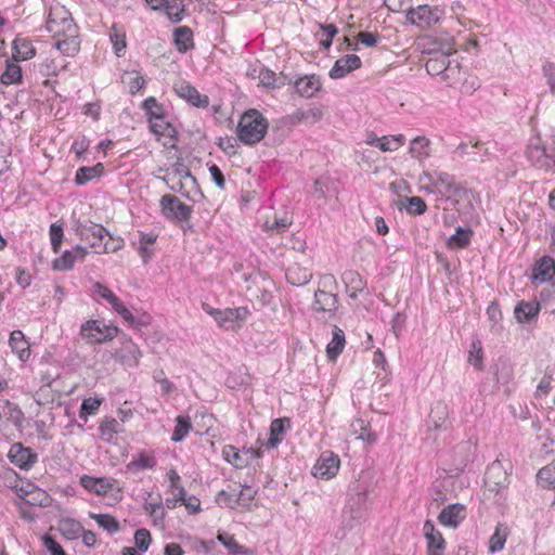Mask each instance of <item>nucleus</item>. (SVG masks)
Masks as SVG:
<instances>
[{
  "instance_id": "obj_11",
  "label": "nucleus",
  "mask_w": 555,
  "mask_h": 555,
  "mask_svg": "<svg viewBox=\"0 0 555 555\" xmlns=\"http://www.w3.org/2000/svg\"><path fill=\"white\" fill-rule=\"evenodd\" d=\"M160 207L163 215L167 219L186 221L191 216V207L170 194L162 196Z\"/></svg>"
},
{
  "instance_id": "obj_42",
  "label": "nucleus",
  "mask_w": 555,
  "mask_h": 555,
  "mask_svg": "<svg viewBox=\"0 0 555 555\" xmlns=\"http://www.w3.org/2000/svg\"><path fill=\"white\" fill-rule=\"evenodd\" d=\"M217 539L225 546L229 555H243L246 553L245 547L240 545L234 537L228 532H219Z\"/></svg>"
},
{
  "instance_id": "obj_35",
  "label": "nucleus",
  "mask_w": 555,
  "mask_h": 555,
  "mask_svg": "<svg viewBox=\"0 0 555 555\" xmlns=\"http://www.w3.org/2000/svg\"><path fill=\"white\" fill-rule=\"evenodd\" d=\"M345 333L337 326H334L333 337L326 347L327 357L331 360H335L343 351L345 347Z\"/></svg>"
},
{
  "instance_id": "obj_26",
  "label": "nucleus",
  "mask_w": 555,
  "mask_h": 555,
  "mask_svg": "<svg viewBox=\"0 0 555 555\" xmlns=\"http://www.w3.org/2000/svg\"><path fill=\"white\" fill-rule=\"evenodd\" d=\"M295 88L300 96L309 99L320 90L321 82L315 75L305 76L296 80Z\"/></svg>"
},
{
  "instance_id": "obj_6",
  "label": "nucleus",
  "mask_w": 555,
  "mask_h": 555,
  "mask_svg": "<svg viewBox=\"0 0 555 555\" xmlns=\"http://www.w3.org/2000/svg\"><path fill=\"white\" fill-rule=\"evenodd\" d=\"M257 490L250 486L244 485L237 488L230 487L229 490H221L217 495V502L229 508L247 506L255 499Z\"/></svg>"
},
{
  "instance_id": "obj_46",
  "label": "nucleus",
  "mask_w": 555,
  "mask_h": 555,
  "mask_svg": "<svg viewBox=\"0 0 555 555\" xmlns=\"http://www.w3.org/2000/svg\"><path fill=\"white\" fill-rule=\"evenodd\" d=\"M487 315L489 321L491 322V331L494 333H499L503 327L501 325L502 321V311L500 305L496 300L492 301L487 308Z\"/></svg>"
},
{
  "instance_id": "obj_38",
  "label": "nucleus",
  "mask_w": 555,
  "mask_h": 555,
  "mask_svg": "<svg viewBox=\"0 0 555 555\" xmlns=\"http://www.w3.org/2000/svg\"><path fill=\"white\" fill-rule=\"evenodd\" d=\"M537 482L544 489H555V459L538 472Z\"/></svg>"
},
{
  "instance_id": "obj_39",
  "label": "nucleus",
  "mask_w": 555,
  "mask_h": 555,
  "mask_svg": "<svg viewBox=\"0 0 555 555\" xmlns=\"http://www.w3.org/2000/svg\"><path fill=\"white\" fill-rule=\"evenodd\" d=\"M13 57L15 60H29L31 59L36 51L34 46L30 41L23 39V38H16L13 42Z\"/></svg>"
},
{
  "instance_id": "obj_45",
  "label": "nucleus",
  "mask_w": 555,
  "mask_h": 555,
  "mask_svg": "<svg viewBox=\"0 0 555 555\" xmlns=\"http://www.w3.org/2000/svg\"><path fill=\"white\" fill-rule=\"evenodd\" d=\"M378 149L383 152H393L401 147L405 142L403 134L384 135L379 139Z\"/></svg>"
},
{
  "instance_id": "obj_36",
  "label": "nucleus",
  "mask_w": 555,
  "mask_h": 555,
  "mask_svg": "<svg viewBox=\"0 0 555 555\" xmlns=\"http://www.w3.org/2000/svg\"><path fill=\"white\" fill-rule=\"evenodd\" d=\"M173 36L178 51L184 53L193 47V33L189 27H178L175 30Z\"/></svg>"
},
{
  "instance_id": "obj_62",
  "label": "nucleus",
  "mask_w": 555,
  "mask_h": 555,
  "mask_svg": "<svg viewBox=\"0 0 555 555\" xmlns=\"http://www.w3.org/2000/svg\"><path fill=\"white\" fill-rule=\"evenodd\" d=\"M165 9L168 17L172 22L177 23L182 20L183 9H181L177 2L167 3Z\"/></svg>"
},
{
  "instance_id": "obj_2",
  "label": "nucleus",
  "mask_w": 555,
  "mask_h": 555,
  "mask_svg": "<svg viewBox=\"0 0 555 555\" xmlns=\"http://www.w3.org/2000/svg\"><path fill=\"white\" fill-rule=\"evenodd\" d=\"M268 121L256 109H249L241 116L237 125L238 139L248 145H253L261 141L267 133Z\"/></svg>"
},
{
  "instance_id": "obj_44",
  "label": "nucleus",
  "mask_w": 555,
  "mask_h": 555,
  "mask_svg": "<svg viewBox=\"0 0 555 555\" xmlns=\"http://www.w3.org/2000/svg\"><path fill=\"white\" fill-rule=\"evenodd\" d=\"M156 238H157V236L155 234L140 233L138 251L144 262H147L151 259V257L153 255V250L150 247L152 245H154V243L156 242Z\"/></svg>"
},
{
  "instance_id": "obj_8",
  "label": "nucleus",
  "mask_w": 555,
  "mask_h": 555,
  "mask_svg": "<svg viewBox=\"0 0 555 555\" xmlns=\"http://www.w3.org/2000/svg\"><path fill=\"white\" fill-rule=\"evenodd\" d=\"M443 12L438 8H433L427 4L418 5L408 12V21L420 28H429L442 18Z\"/></svg>"
},
{
  "instance_id": "obj_48",
  "label": "nucleus",
  "mask_w": 555,
  "mask_h": 555,
  "mask_svg": "<svg viewBox=\"0 0 555 555\" xmlns=\"http://www.w3.org/2000/svg\"><path fill=\"white\" fill-rule=\"evenodd\" d=\"M256 74H257V77L260 81V83L264 87H272V88H275L279 86V78L276 77V74L268 68H260V69H257V68H254L253 72L250 73V76L251 77H256Z\"/></svg>"
},
{
  "instance_id": "obj_29",
  "label": "nucleus",
  "mask_w": 555,
  "mask_h": 555,
  "mask_svg": "<svg viewBox=\"0 0 555 555\" xmlns=\"http://www.w3.org/2000/svg\"><path fill=\"white\" fill-rule=\"evenodd\" d=\"M293 223V217L288 212H283L281 216L273 215L268 217L263 222L262 228L272 233H282Z\"/></svg>"
},
{
  "instance_id": "obj_40",
  "label": "nucleus",
  "mask_w": 555,
  "mask_h": 555,
  "mask_svg": "<svg viewBox=\"0 0 555 555\" xmlns=\"http://www.w3.org/2000/svg\"><path fill=\"white\" fill-rule=\"evenodd\" d=\"M409 153L412 157L423 160L429 156V140L425 137H416L411 141Z\"/></svg>"
},
{
  "instance_id": "obj_52",
  "label": "nucleus",
  "mask_w": 555,
  "mask_h": 555,
  "mask_svg": "<svg viewBox=\"0 0 555 555\" xmlns=\"http://www.w3.org/2000/svg\"><path fill=\"white\" fill-rule=\"evenodd\" d=\"M155 465H156V461L153 456L144 454V453H140L137 459H134L133 461H131L128 464V469L129 470L147 469V468H153Z\"/></svg>"
},
{
  "instance_id": "obj_20",
  "label": "nucleus",
  "mask_w": 555,
  "mask_h": 555,
  "mask_svg": "<svg viewBox=\"0 0 555 555\" xmlns=\"http://www.w3.org/2000/svg\"><path fill=\"white\" fill-rule=\"evenodd\" d=\"M541 305L538 301H519L514 309L515 319L518 323H530L538 319Z\"/></svg>"
},
{
  "instance_id": "obj_22",
  "label": "nucleus",
  "mask_w": 555,
  "mask_h": 555,
  "mask_svg": "<svg viewBox=\"0 0 555 555\" xmlns=\"http://www.w3.org/2000/svg\"><path fill=\"white\" fill-rule=\"evenodd\" d=\"M175 90L180 98L185 99L196 107H206L209 104V99L207 95L199 94V92L194 87L185 82L176 86Z\"/></svg>"
},
{
  "instance_id": "obj_63",
  "label": "nucleus",
  "mask_w": 555,
  "mask_h": 555,
  "mask_svg": "<svg viewBox=\"0 0 555 555\" xmlns=\"http://www.w3.org/2000/svg\"><path fill=\"white\" fill-rule=\"evenodd\" d=\"M43 544L51 555H66L63 547L51 537L46 535Z\"/></svg>"
},
{
  "instance_id": "obj_14",
  "label": "nucleus",
  "mask_w": 555,
  "mask_h": 555,
  "mask_svg": "<svg viewBox=\"0 0 555 555\" xmlns=\"http://www.w3.org/2000/svg\"><path fill=\"white\" fill-rule=\"evenodd\" d=\"M141 357L142 352L139 347L129 338H125L121 341L120 348L114 353L116 360L130 367L139 365Z\"/></svg>"
},
{
  "instance_id": "obj_59",
  "label": "nucleus",
  "mask_w": 555,
  "mask_h": 555,
  "mask_svg": "<svg viewBox=\"0 0 555 555\" xmlns=\"http://www.w3.org/2000/svg\"><path fill=\"white\" fill-rule=\"evenodd\" d=\"M61 530L70 538H75L82 530L79 522L75 520H63L61 522Z\"/></svg>"
},
{
  "instance_id": "obj_30",
  "label": "nucleus",
  "mask_w": 555,
  "mask_h": 555,
  "mask_svg": "<svg viewBox=\"0 0 555 555\" xmlns=\"http://www.w3.org/2000/svg\"><path fill=\"white\" fill-rule=\"evenodd\" d=\"M468 222H463V225L454 228L453 233V248H467L470 245L474 236V228Z\"/></svg>"
},
{
  "instance_id": "obj_4",
  "label": "nucleus",
  "mask_w": 555,
  "mask_h": 555,
  "mask_svg": "<svg viewBox=\"0 0 555 555\" xmlns=\"http://www.w3.org/2000/svg\"><path fill=\"white\" fill-rule=\"evenodd\" d=\"M475 202L476 196L470 189L453 184V209L457 212V220L468 222L470 225H479L480 218Z\"/></svg>"
},
{
  "instance_id": "obj_3",
  "label": "nucleus",
  "mask_w": 555,
  "mask_h": 555,
  "mask_svg": "<svg viewBox=\"0 0 555 555\" xmlns=\"http://www.w3.org/2000/svg\"><path fill=\"white\" fill-rule=\"evenodd\" d=\"M76 233L79 235L80 240L86 242L96 254L116 251L120 248L119 244L109 246V241L113 238L105 228L100 224L93 222L77 223Z\"/></svg>"
},
{
  "instance_id": "obj_60",
  "label": "nucleus",
  "mask_w": 555,
  "mask_h": 555,
  "mask_svg": "<svg viewBox=\"0 0 555 555\" xmlns=\"http://www.w3.org/2000/svg\"><path fill=\"white\" fill-rule=\"evenodd\" d=\"M101 401L98 399L89 398L85 399L80 409V416L94 414L99 409Z\"/></svg>"
},
{
  "instance_id": "obj_24",
  "label": "nucleus",
  "mask_w": 555,
  "mask_h": 555,
  "mask_svg": "<svg viewBox=\"0 0 555 555\" xmlns=\"http://www.w3.org/2000/svg\"><path fill=\"white\" fill-rule=\"evenodd\" d=\"M286 428H289L288 418H275L270 425V438L263 446L267 449L275 448L284 439Z\"/></svg>"
},
{
  "instance_id": "obj_23",
  "label": "nucleus",
  "mask_w": 555,
  "mask_h": 555,
  "mask_svg": "<svg viewBox=\"0 0 555 555\" xmlns=\"http://www.w3.org/2000/svg\"><path fill=\"white\" fill-rule=\"evenodd\" d=\"M338 308V299L335 294L319 289L314 294V310L332 314Z\"/></svg>"
},
{
  "instance_id": "obj_47",
  "label": "nucleus",
  "mask_w": 555,
  "mask_h": 555,
  "mask_svg": "<svg viewBox=\"0 0 555 555\" xmlns=\"http://www.w3.org/2000/svg\"><path fill=\"white\" fill-rule=\"evenodd\" d=\"M90 516L108 533H115L119 530L118 520L108 514H91Z\"/></svg>"
},
{
  "instance_id": "obj_27",
  "label": "nucleus",
  "mask_w": 555,
  "mask_h": 555,
  "mask_svg": "<svg viewBox=\"0 0 555 555\" xmlns=\"http://www.w3.org/2000/svg\"><path fill=\"white\" fill-rule=\"evenodd\" d=\"M287 281L296 286L306 285L312 278V272L298 263H294L286 269Z\"/></svg>"
},
{
  "instance_id": "obj_15",
  "label": "nucleus",
  "mask_w": 555,
  "mask_h": 555,
  "mask_svg": "<svg viewBox=\"0 0 555 555\" xmlns=\"http://www.w3.org/2000/svg\"><path fill=\"white\" fill-rule=\"evenodd\" d=\"M424 535L427 540V555H443L446 540L430 520L424 524Z\"/></svg>"
},
{
  "instance_id": "obj_58",
  "label": "nucleus",
  "mask_w": 555,
  "mask_h": 555,
  "mask_svg": "<svg viewBox=\"0 0 555 555\" xmlns=\"http://www.w3.org/2000/svg\"><path fill=\"white\" fill-rule=\"evenodd\" d=\"M50 240H51V245H52V248H53L54 253H57L60 247H61L62 240H63V228H62V225H59L56 223H52L51 224V227H50Z\"/></svg>"
},
{
  "instance_id": "obj_50",
  "label": "nucleus",
  "mask_w": 555,
  "mask_h": 555,
  "mask_svg": "<svg viewBox=\"0 0 555 555\" xmlns=\"http://www.w3.org/2000/svg\"><path fill=\"white\" fill-rule=\"evenodd\" d=\"M144 509L154 518L155 521H163L166 516L160 498L146 502L144 504Z\"/></svg>"
},
{
  "instance_id": "obj_56",
  "label": "nucleus",
  "mask_w": 555,
  "mask_h": 555,
  "mask_svg": "<svg viewBox=\"0 0 555 555\" xmlns=\"http://www.w3.org/2000/svg\"><path fill=\"white\" fill-rule=\"evenodd\" d=\"M94 293L99 295L101 298L107 300L111 306L116 305L119 298L106 286L96 282L93 285Z\"/></svg>"
},
{
  "instance_id": "obj_9",
  "label": "nucleus",
  "mask_w": 555,
  "mask_h": 555,
  "mask_svg": "<svg viewBox=\"0 0 555 555\" xmlns=\"http://www.w3.org/2000/svg\"><path fill=\"white\" fill-rule=\"evenodd\" d=\"M483 483L489 491L495 492L496 494L507 488L509 477L499 460L488 465L483 477Z\"/></svg>"
},
{
  "instance_id": "obj_28",
  "label": "nucleus",
  "mask_w": 555,
  "mask_h": 555,
  "mask_svg": "<svg viewBox=\"0 0 555 555\" xmlns=\"http://www.w3.org/2000/svg\"><path fill=\"white\" fill-rule=\"evenodd\" d=\"M341 280L346 285L349 297L352 299L357 298L358 293L362 292L365 287V282L362 280L361 275L352 270L344 272Z\"/></svg>"
},
{
  "instance_id": "obj_7",
  "label": "nucleus",
  "mask_w": 555,
  "mask_h": 555,
  "mask_svg": "<svg viewBox=\"0 0 555 555\" xmlns=\"http://www.w3.org/2000/svg\"><path fill=\"white\" fill-rule=\"evenodd\" d=\"M527 159L538 169L545 171L554 170L555 168V152L546 149L541 143L540 138L530 140L526 150Z\"/></svg>"
},
{
  "instance_id": "obj_57",
  "label": "nucleus",
  "mask_w": 555,
  "mask_h": 555,
  "mask_svg": "<svg viewBox=\"0 0 555 555\" xmlns=\"http://www.w3.org/2000/svg\"><path fill=\"white\" fill-rule=\"evenodd\" d=\"M143 107L150 119L163 116V107L157 103L156 99L151 96L143 102Z\"/></svg>"
},
{
  "instance_id": "obj_13",
  "label": "nucleus",
  "mask_w": 555,
  "mask_h": 555,
  "mask_svg": "<svg viewBox=\"0 0 555 555\" xmlns=\"http://www.w3.org/2000/svg\"><path fill=\"white\" fill-rule=\"evenodd\" d=\"M450 51L434 53L426 62V70L429 75L439 77L441 81L449 78L448 68L451 64L449 59Z\"/></svg>"
},
{
  "instance_id": "obj_17",
  "label": "nucleus",
  "mask_w": 555,
  "mask_h": 555,
  "mask_svg": "<svg viewBox=\"0 0 555 555\" xmlns=\"http://www.w3.org/2000/svg\"><path fill=\"white\" fill-rule=\"evenodd\" d=\"M359 67H361L360 57L356 54H348L335 62L330 70V77L332 79H339Z\"/></svg>"
},
{
  "instance_id": "obj_55",
  "label": "nucleus",
  "mask_w": 555,
  "mask_h": 555,
  "mask_svg": "<svg viewBox=\"0 0 555 555\" xmlns=\"http://www.w3.org/2000/svg\"><path fill=\"white\" fill-rule=\"evenodd\" d=\"M152 537L147 529H138L134 533V543L139 551L146 552L151 545Z\"/></svg>"
},
{
  "instance_id": "obj_64",
  "label": "nucleus",
  "mask_w": 555,
  "mask_h": 555,
  "mask_svg": "<svg viewBox=\"0 0 555 555\" xmlns=\"http://www.w3.org/2000/svg\"><path fill=\"white\" fill-rule=\"evenodd\" d=\"M112 308L128 323L134 324V317L130 312L128 308L125 307L122 301L119 299L116 305H113Z\"/></svg>"
},
{
  "instance_id": "obj_31",
  "label": "nucleus",
  "mask_w": 555,
  "mask_h": 555,
  "mask_svg": "<svg viewBox=\"0 0 555 555\" xmlns=\"http://www.w3.org/2000/svg\"><path fill=\"white\" fill-rule=\"evenodd\" d=\"M370 424L361 418L354 420L350 425L351 434L360 440L372 444L377 440V436L370 430Z\"/></svg>"
},
{
  "instance_id": "obj_10",
  "label": "nucleus",
  "mask_w": 555,
  "mask_h": 555,
  "mask_svg": "<svg viewBox=\"0 0 555 555\" xmlns=\"http://www.w3.org/2000/svg\"><path fill=\"white\" fill-rule=\"evenodd\" d=\"M203 309L208 314L214 317L219 326L227 330H233L235 327L236 321L245 319L248 313L247 309L243 307L236 309L219 310L211 308L208 304H203Z\"/></svg>"
},
{
  "instance_id": "obj_16",
  "label": "nucleus",
  "mask_w": 555,
  "mask_h": 555,
  "mask_svg": "<svg viewBox=\"0 0 555 555\" xmlns=\"http://www.w3.org/2000/svg\"><path fill=\"white\" fill-rule=\"evenodd\" d=\"M88 254V248L77 245L72 250H66L60 258L53 261V269L65 271L73 268L76 261H82Z\"/></svg>"
},
{
  "instance_id": "obj_37",
  "label": "nucleus",
  "mask_w": 555,
  "mask_h": 555,
  "mask_svg": "<svg viewBox=\"0 0 555 555\" xmlns=\"http://www.w3.org/2000/svg\"><path fill=\"white\" fill-rule=\"evenodd\" d=\"M10 346L14 352L18 354L21 360H26L29 357L28 344L25 340V336L21 331H13L10 335Z\"/></svg>"
},
{
  "instance_id": "obj_1",
  "label": "nucleus",
  "mask_w": 555,
  "mask_h": 555,
  "mask_svg": "<svg viewBox=\"0 0 555 555\" xmlns=\"http://www.w3.org/2000/svg\"><path fill=\"white\" fill-rule=\"evenodd\" d=\"M46 28L57 37L54 46L63 54L73 56L79 51L77 26L63 7L50 11Z\"/></svg>"
},
{
  "instance_id": "obj_19",
  "label": "nucleus",
  "mask_w": 555,
  "mask_h": 555,
  "mask_svg": "<svg viewBox=\"0 0 555 555\" xmlns=\"http://www.w3.org/2000/svg\"><path fill=\"white\" fill-rule=\"evenodd\" d=\"M555 275V259L551 256L541 257L532 270V279L540 283L550 282Z\"/></svg>"
},
{
  "instance_id": "obj_25",
  "label": "nucleus",
  "mask_w": 555,
  "mask_h": 555,
  "mask_svg": "<svg viewBox=\"0 0 555 555\" xmlns=\"http://www.w3.org/2000/svg\"><path fill=\"white\" fill-rule=\"evenodd\" d=\"M80 485L88 491L99 495L106 494L112 488L113 483L107 478H96L85 475L80 478Z\"/></svg>"
},
{
  "instance_id": "obj_21",
  "label": "nucleus",
  "mask_w": 555,
  "mask_h": 555,
  "mask_svg": "<svg viewBox=\"0 0 555 555\" xmlns=\"http://www.w3.org/2000/svg\"><path fill=\"white\" fill-rule=\"evenodd\" d=\"M12 463L22 469H29L37 461V454L21 444H14L9 453Z\"/></svg>"
},
{
  "instance_id": "obj_53",
  "label": "nucleus",
  "mask_w": 555,
  "mask_h": 555,
  "mask_svg": "<svg viewBox=\"0 0 555 555\" xmlns=\"http://www.w3.org/2000/svg\"><path fill=\"white\" fill-rule=\"evenodd\" d=\"M222 455L227 462L236 468L243 467L246 464L238 450L232 446H225L222 450Z\"/></svg>"
},
{
  "instance_id": "obj_12",
  "label": "nucleus",
  "mask_w": 555,
  "mask_h": 555,
  "mask_svg": "<svg viewBox=\"0 0 555 555\" xmlns=\"http://www.w3.org/2000/svg\"><path fill=\"white\" fill-rule=\"evenodd\" d=\"M339 465L340 460L337 454L324 451L313 466L312 474L322 479H331L337 474Z\"/></svg>"
},
{
  "instance_id": "obj_51",
  "label": "nucleus",
  "mask_w": 555,
  "mask_h": 555,
  "mask_svg": "<svg viewBox=\"0 0 555 555\" xmlns=\"http://www.w3.org/2000/svg\"><path fill=\"white\" fill-rule=\"evenodd\" d=\"M22 79V69L18 65L8 63L5 72L1 76V82L4 85H11Z\"/></svg>"
},
{
  "instance_id": "obj_49",
  "label": "nucleus",
  "mask_w": 555,
  "mask_h": 555,
  "mask_svg": "<svg viewBox=\"0 0 555 555\" xmlns=\"http://www.w3.org/2000/svg\"><path fill=\"white\" fill-rule=\"evenodd\" d=\"M176 421H177V425L172 433L171 439L175 442H179L185 438V436L191 430L192 425H191V421L188 416L179 415Z\"/></svg>"
},
{
  "instance_id": "obj_41",
  "label": "nucleus",
  "mask_w": 555,
  "mask_h": 555,
  "mask_svg": "<svg viewBox=\"0 0 555 555\" xmlns=\"http://www.w3.org/2000/svg\"><path fill=\"white\" fill-rule=\"evenodd\" d=\"M103 171L102 164H96L92 167H81L77 170L75 182L78 185H82L89 181H91L93 178L99 177Z\"/></svg>"
},
{
  "instance_id": "obj_32",
  "label": "nucleus",
  "mask_w": 555,
  "mask_h": 555,
  "mask_svg": "<svg viewBox=\"0 0 555 555\" xmlns=\"http://www.w3.org/2000/svg\"><path fill=\"white\" fill-rule=\"evenodd\" d=\"M399 209L404 208L410 215H423L426 211V203L420 196L401 197L397 202Z\"/></svg>"
},
{
  "instance_id": "obj_43",
  "label": "nucleus",
  "mask_w": 555,
  "mask_h": 555,
  "mask_svg": "<svg viewBox=\"0 0 555 555\" xmlns=\"http://www.w3.org/2000/svg\"><path fill=\"white\" fill-rule=\"evenodd\" d=\"M483 351H482V343L480 339H473L469 353H468V362L476 369H483Z\"/></svg>"
},
{
  "instance_id": "obj_18",
  "label": "nucleus",
  "mask_w": 555,
  "mask_h": 555,
  "mask_svg": "<svg viewBox=\"0 0 555 555\" xmlns=\"http://www.w3.org/2000/svg\"><path fill=\"white\" fill-rule=\"evenodd\" d=\"M150 128L158 138L167 139L163 144L165 146H175L177 130L164 119V116L150 119Z\"/></svg>"
},
{
  "instance_id": "obj_33",
  "label": "nucleus",
  "mask_w": 555,
  "mask_h": 555,
  "mask_svg": "<svg viewBox=\"0 0 555 555\" xmlns=\"http://www.w3.org/2000/svg\"><path fill=\"white\" fill-rule=\"evenodd\" d=\"M2 417L17 426L22 424L24 414L16 404L11 403L9 400L0 399V420Z\"/></svg>"
},
{
  "instance_id": "obj_61",
  "label": "nucleus",
  "mask_w": 555,
  "mask_h": 555,
  "mask_svg": "<svg viewBox=\"0 0 555 555\" xmlns=\"http://www.w3.org/2000/svg\"><path fill=\"white\" fill-rule=\"evenodd\" d=\"M466 516V506L461 503H453V529H455Z\"/></svg>"
},
{
  "instance_id": "obj_54",
  "label": "nucleus",
  "mask_w": 555,
  "mask_h": 555,
  "mask_svg": "<svg viewBox=\"0 0 555 555\" xmlns=\"http://www.w3.org/2000/svg\"><path fill=\"white\" fill-rule=\"evenodd\" d=\"M36 403L40 406L47 405L54 401V393L50 388V382L48 385H42L34 395Z\"/></svg>"
},
{
  "instance_id": "obj_5",
  "label": "nucleus",
  "mask_w": 555,
  "mask_h": 555,
  "mask_svg": "<svg viewBox=\"0 0 555 555\" xmlns=\"http://www.w3.org/2000/svg\"><path fill=\"white\" fill-rule=\"evenodd\" d=\"M117 334V327L99 320H89L80 327V335L88 344H102L112 340Z\"/></svg>"
},
{
  "instance_id": "obj_34",
  "label": "nucleus",
  "mask_w": 555,
  "mask_h": 555,
  "mask_svg": "<svg viewBox=\"0 0 555 555\" xmlns=\"http://www.w3.org/2000/svg\"><path fill=\"white\" fill-rule=\"evenodd\" d=\"M508 527L503 524H498L493 534L489 540V552L498 553L504 548L506 539L508 537Z\"/></svg>"
}]
</instances>
